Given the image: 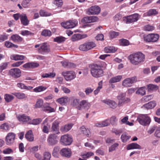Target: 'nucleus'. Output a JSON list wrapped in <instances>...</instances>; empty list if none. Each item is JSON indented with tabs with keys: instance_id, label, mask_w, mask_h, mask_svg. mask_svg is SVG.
I'll return each mask as SVG.
<instances>
[{
	"instance_id": "nucleus-55",
	"label": "nucleus",
	"mask_w": 160,
	"mask_h": 160,
	"mask_svg": "<svg viewBox=\"0 0 160 160\" xmlns=\"http://www.w3.org/2000/svg\"><path fill=\"white\" fill-rule=\"evenodd\" d=\"M120 43L121 45L123 46H128L129 44L128 40L124 39H121L120 40Z\"/></svg>"
},
{
	"instance_id": "nucleus-27",
	"label": "nucleus",
	"mask_w": 160,
	"mask_h": 160,
	"mask_svg": "<svg viewBox=\"0 0 160 160\" xmlns=\"http://www.w3.org/2000/svg\"><path fill=\"white\" fill-rule=\"evenodd\" d=\"M73 125V124L72 123L66 124L61 128L60 131L62 132H67L71 129Z\"/></svg>"
},
{
	"instance_id": "nucleus-5",
	"label": "nucleus",
	"mask_w": 160,
	"mask_h": 160,
	"mask_svg": "<svg viewBox=\"0 0 160 160\" xmlns=\"http://www.w3.org/2000/svg\"><path fill=\"white\" fill-rule=\"evenodd\" d=\"M96 46V44L92 42H86L79 46V49L82 51H87L92 49Z\"/></svg>"
},
{
	"instance_id": "nucleus-34",
	"label": "nucleus",
	"mask_w": 160,
	"mask_h": 160,
	"mask_svg": "<svg viewBox=\"0 0 160 160\" xmlns=\"http://www.w3.org/2000/svg\"><path fill=\"white\" fill-rule=\"evenodd\" d=\"M17 86L21 89H27L29 90L32 89L33 87L31 86H27L23 83H18L17 84Z\"/></svg>"
},
{
	"instance_id": "nucleus-21",
	"label": "nucleus",
	"mask_w": 160,
	"mask_h": 160,
	"mask_svg": "<svg viewBox=\"0 0 160 160\" xmlns=\"http://www.w3.org/2000/svg\"><path fill=\"white\" fill-rule=\"evenodd\" d=\"M80 106L81 107V109L83 108L85 110H88L90 108L91 104L87 100H82L80 102Z\"/></svg>"
},
{
	"instance_id": "nucleus-24",
	"label": "nucleus",
	"mask_w": 160,
	"mask_h": 160,
	"mask_svg": "<svg viewBox=\"0 0 160 160\" xmlns=\"http://www.w3.org/2000/svg\"><path fill=\"white\" fill-rule=\"evenodd\" d=\"M59 123L57 121H55L52 124V130L58 134L60 133L59 131Z\"/></svg>"
},
{
	"instance_id": "nucleus-53",
	"label": "nucleus",
	"mask_w": 160,
	"mask_h": 160,
	"mask_svg": "<svg viewBox=\"0 0 160 160\" xmlns=\"http://www.w3.org/2000/svg\"><path fill=\"white\" fill-rule=\"evenodd\" d=\"M109 34L111 38L113 39L116 38L119 35V33L114 31H111L110 32Z\"/></svg>"
},
{
	"instance_id": "nucleus-9",
	"label": "nucleus",
	"mask_w": 160,
	"mask_h": 160,
	"mask_svg": "<svg viewBox=\"0 0 160 160\" xmlns=\"http://www.w3.org/2000/svg\"><path fill=\"white\" fill-rule=\"evenodd\" d=\"M159 38V35L157 34H150L144 37V40L148 42H156Z\"/></svg>"
},
{
	"instance_id": "nucleus-12",
	"label": "nucleus",
	"mask_w": 160,
	"mask_h": 160,
	"mask_svg": "<svg viewBox=\"0 0 160 160\" xmlns=\"http://www.w3.org/2000/svg\"><path fill=\"white\" fill-rule=\"evenodd\" d=\"M8 74L14 78H18L21 75V71L18 68H14L9 70Z\"/></svg>"
},
{
	"instance_id": "nucleus-63",
	"label": "nucleus",
	"mask_w": 160,
	"mask_h": 160,
	"mask_svg": "<svg viewBox=\"0 0 160 160\" xmlns=\"http://www.w3.org/2000/svg\"><path fill=\"white\" fill-rule=\"evenodd\" d=\"M0 128L6 131L9 129V126L7 123H4L0 126Z\"/></svg>"
},
{
	"instance_id": "nucleus-19",
	"label": "nucleus",
	"mask_w": 160,
	"mask_h": 160,
	"mask_svg": "<svg viewBox=\"0 0 160 160\" xmlns=\"http://www.w3.org/2000/svg\"><path fill=\"white\" fill-rule=\"evenodd\" d=\"M60 153L61 155L63 157L69 158L71 156V151L69 148H65L62 149Z\"/></svg>"
},
{
	"instance_id": "nucleus-13",
	"label": "nucleus",
	"mask_w": 160,
	"mask_h": 160,
	"mask_svg": "<svg viewBox=\"0 0 160 160\" xmlns=\"http://www.w3.org/2000/svg\"><path fill=\"white\" fill-rule=\"evenodd\" d=\"M117 99L118 100V105L119 106L123 103L130 101L129 99L126 97V94L125 93H120L117 96Z\"/></svg>"
},
{
	"instance_id": "nucleus-38",
	"label": "nucleus",
	"mask_w": 160,
	"mask_h": 160,
	"mask_svg": "<svg viewBox=\"0 0 160 160\" xmlns=\"http://www.w3.org/2000/svg\"><path fill=\"white\" fill-rule=\"evenodd\" d=\"M47 88L45 87H44L42 86H40L34 88L33 90L36 92H41L47 89Z\"/></svg>"
},
{
	"instance_id": "nucleus-23",
	"label": "nucleus",
	"mask_w": 160,
	"mask_h": 160,
	"mask_svg": "<svg viewBox=\"0 0 160 160\" xmlns=\"http://www.w3.org/2000/svg\"><path fill=\"white\" fill-rule=\"evenodd\" d=\"M20 21L21 23L24 26H27L29 24V21L26 14L22 13L20 16Z\"/></svg>"
},
{
	"instance_id": "nucleus-2",
	"label": "nucleus",
	"mask_w": 160,
	"mask_h": 160,
	"mask_svg": "<svg viewBox=\"0 0 160 160\" xmlns=\"http://www.w3.org/2000/svg\"><path fill=\"white\" fill-rule=\"evenodd\" d=\"M90 72L92 75L95 78H99L103 75L102 67L99 65L94 64L91 66Z\"/></svg>"
},
{
	"instance_id": "nucleus-22",
	"label": "nucleus",
	"mask_w": 160,
	"mask_h": 160,
	"mask_svg": "<svg viewBox=\"0 0 160 160\" xmlns=\"http://www.w3.org/2000/svg\"><path fill=\"white\" fill-rule=\"evenodd\" d=\"M39 66V64L37 62H28L24 64L22 67L25 68H37Z\"/></svg>"
},
{
	"instance_id": "nucleus-43",
	"label": "nucleus",
	"mask_w": 160,
	"mask_h": 160,
	"mask_svg": "<svg viewBox=\"0 0 160 160\" xmlns=\"http://www.w3.org/2000/svg\"><path fill=\"white\" fill-rule=\"evenodd\" d=\"M82 38L83 37H82L80 34H75L72 35L71 38V39L72 41L74 42Z\"/></svg>"
},
{
	"instance_id": "nucleus-56",
	"label": "nucleus",
	"mask_w": 160,
	"mask_h": 160,
	"mask_svg": "<svg viewBox=\"0 0 160 160\" xmlns=\"http://www.w3.org/2000/svg\"><path fill=\"white\" fill-rule=\"evenodd\" d=\"M51 155L49 152H46L43 154V158L42 160H50Z\"/></svg>"
},
{
	"instance_id": "nucleus-15",
	"label": "nucleus",
	"mask_w": 160,
	"mask_h": 160,
	"mask_svg": "<svg viewBox=\"0 0 160 160\" xmlns=\"http://www.w3.org/2000/svg\"><path fill=\"white\" fill-rule=\"evenodd\" d=\"M15 135L12 132L8 133L6 137V143L8 145L12 144L15 140Z\"/></svg>"
},
{
	"instance_id": "nucleus-64",
	"label": "nucleus",
	"mask_w": 160,
	"mask_h": 160,
	"mask_svg": "<svg viewBox=\"0 0 160 160\" xmlns=\"http://www.w3.org/2000/svg\"><path fill=\"white\" fill-rule=\"evenodd\" d=\"M154 136L157 138H160V126L156 129L154 133Z\"/></svg>"
},
{
	"instance_id": "nucleus-46",
	"label": "nucleus",
	"mask_w": 160,
	"mask_h": 160,
	"mask_svg": "<svg viewBox=\"0 0 160 160\" xmlns=\"http://www.w3.org/2000/svg\"><path fill=\"white\" fill-rule=\"evenodd\" d=\"M9 63L8 62H4L2 63L0 65V73H1L3 70L7 68Z\"/></svg>"
},
{
	"instance_id": "nucleus-59",
	"label": "nucleus",
	"mask_w": 160,
	"mask_h": 160,
	"mask_svg": "<svg viewBox=\"0 0 160 160\" xmlns=\"http://www.w3.org/2000/svg\"><path fill=\"white\" fill-rule=\"evenodd\" d=\"M118 145V143H115L109 148V152H111L114 151L116 149V148L117 147Z\"/></svg>"
},
{
	"instance_id": "nucleus-40",
	"label": "nucleus",
	"mask_w": 160,
	"mask_h": 160,
	"mask_svg": "<svg viewBox=\"0 0 160 160\" xmlns=\"http://www.w3.org/2000/svg\"><path fill=\"white\" fill-rule=\"evenodd\" d=\"M117 50V49L114 47H108L104 48V51L106 53L113 52Z\"/></svg>"
},
{
	"instance_id": "nucleus-7",
	"label": "nucleus",
	"mask_w": 160,
	"mask_h": 160,
	"mask_svg": "<svg viewBox=\"0 0 160 160\" xmlns=\"http://www.w3.org/2000/svg\"><path fill=\"white\" fill-rule=\"evenodd\" d=\"M58 137L55 134H51L48 136L47 141L48 144L53 146L57 144L58 142Z\"/></svg>"
},
{
	"instance_id": "nucleus-54",
	"label": "nucleus",
	"mask_w": 160,
	"mask_h": 160,
	"mask_svg": "<svg viewBox=\"0 0 160 160\" xmlns=\"http://www.w3.org/2000/svg\"><path fill=\"white\" fill-rule=\"evenodd\" d=\"M117 121L118 120L116 117L115 116L112 117L110 119V123L113 125H115L117 124Z\"/></svg>"
},
{
	"instance_id": "nucleus-32",
	"label": "nucleus",
	"mask_w": 160,
	"mask_h": 160,
	"mask_svg": "<svg viewBox=\"0 0 160 160\" xmlns=\"http://www.w3.org/2000/svg\"><path fill=\"white\" fill-rule=\"evenodd\" d=\"M11 38L13 42H21L22 40V38L16 34L12 35Z\"/></svg>"
},
{
	"instance_id": "nucleus-62",
	"label": "nucleus",
	"mask_w": 160,
	"mask_h": 160,
	"mask_svg": "<svg viewBox=\"0 0 160 160\" xmlns=\"http://www.w3.org/2000/svg\"><path fill=\"white\" fill-rule=\"evenodd\" d=\"M31 1V0H24L22 3V6L24 8H27L28 7L29 3Z\"/></svg>"
},
{
	"instance_id": "nucleus-39",
	"label": "nucleus",
	"mask_w": 160,
	"mask_h": 160,
	"mask_svg": "<svg viewBox=\"0 0 160 160\" xmlns=\"http://www.w3.org/2000/svg\"><path fill=\"white\" fill-rule=\"evenodd\" d=\"M146 88L145 87H142L139 88L136 92V93L142 96L144 95L146 93Z\"/></svg>"
},
{
	"instance_id": "nucleus-25",
	"label": "nucleus",
	"mask_w": 160,
	"mask_h": 160,
	"mask_svg": "<svg viewBox=\"0 0 160 160\" xmlns=\"http://www.w3.org/2000/svg\"><path fill=\"white\" fill-rule=\"evenodd\" d=\"M141 149V147L139 145L136 143H132L130 144L127 145V149L128 150Z\"/></svg>"
},
{
	"instance_id": "nucleus-42",
	"label": "nucleus",
	"mask_w": 160,
	"mask_h": 160,
	"mask_svg": "<svg viewBox=\"0 0 160 160\" xmlns=\"http://www.w3.org/2000/svg\"><path fill=\"white\" fill-rule=\"evenodd\" d=\"M80 130L82 133L84 134L87 137L89 136V131L86 129L84 126H82L80 128Z\"/></svg>"
},
{
	"instance_id": "nucleus-47",
	"label": "nucleus",
	"mask_w": 160,
	"mask_h": 160,
	"mask_svg": "<svg viewBox=\"0 0 160 160\" xmlns=\"http://www.w3.org/2000/svg\"><path fill=\"white\" fill-rule=\"evenodd\" d=\"M98 87H97V89L94 91V93L95 95L97 94L100 91V89L102 88V81H101L99 82L98 83Z\"/></svg>"
},
{
	"instance_id": "nucleus-49",
	"label": "nucleus",
	"mask_w": 160,
	"mask_h": 160,
	"mask_svg": "<svg viewBox=\"0 0 160 160\" xmlns=\"http://www.w3.org/2000/svg\"><path fill=\"white\" fill-rule=\"evenodd\" d=\"M148 16L155 15L158 14V12L154 9H150L147 12Z\"/></svg>"
},
{
	"instance_id": "nucleus-44",
	"label": "nucleus",
	"mask_w": 160,
	"mask_h": 160,
	"mask_svg": "<svg viewBox=\"0 0 160 160\" xmlns=\"http://www.w3.org/2000/svg\"><path fill=\"white\" fill-rule=\"evenodd\" d=\"M128 116H127L124 117L121 120V122L122 123H125V124L128 125L130 126H132L133 125V124L132 122H129L128 121Z\"/></svg>"
},
{
	"instance_id": "nucleus-50",
	"label": "nucleus",
	"mask_w": 160,
	"mask_h": 160,
	"mask_svg": "<svg viewBox=\"0 0 160 160\" xmlns=\"http://www.w3.org/2000/svg\"><path fill=\"white\" fill-rule=\"evenodd\" d=\"M42 121L41 119L40 118H37L33 119L32 121H31L30 120L29 124H32L34 125H37L39 124Z\"/></svg>"
},
{
	"instance_id": "nucleus-28",
	"label": "nucleus",
	"mask_w": 160,
	"mask_h": 160,
	"mask_svg": "<svg viewBox=\"0 0 160 160\" xmlns=\"http://www.w3.org/2000/svg\"><path fill=\"white\" fill-rule=\"evenodd\" d=\"M122 78V75H118L111 78L109 81L110 83H113L119 82Z\"/></svg>"
},
{
	"instance_id": "nucleus-20",
	"label": "nucleus",
	"mask_w": 160,
	"mask_h": 160,
	"mask_svg": "<svg viewBox=\"0 0 160 160\" xmlns=\"http://www.w3.org/2000/svg\"><path fill=\"white\" fill-rule=\"evenodd\" d=\"M100 12V8L98 6H92L88 9V12L91 14H98Z\"/></svg>"
},
{
	"instance_id": "nucleus-26",
	"label": "nucleus",
	"mask_w": 160,
	"mask_h": 160,
	"mask_svg": "<svg viewBox=\"0 0 160 160\" xmlns=\"http://www.w3.org/2000/svg\"><path fill=\"white\" fill-rule=\"evenodd\" d=\"M156 104L155 101H152L143 105L142 107L147 109H151L154 108L156 105Z\"/></svg>"
},
{
	"instance_id": "nucleus-60",
	"label": "nucleus",
	"mask_w": 160,
	"mask_h": 160,
	"mask_svg": "<svg viewBox=\"0 0 160 160\" xmlns=\"http://www.w3.org/2000/svg\"><path fill=\"white\" fill-rule=\"evenodd\" d=\"M43 104V101L42 99H38L36 102L35 107L36 108L41 107Z\"/></svg>"
},
{
	"instance_id": "nucleus-3",
	"label": "nucleus",
	"mask_w": 160,
	"mask_h": 160,
	"mask_svg": "<svg viewBox=\"0 0 160 160\" xmlns=\"http://www.w3.org/2000/svg\"><path fill=\"white\" fill-rule=\"evenodd\" d=\"M137 121L141 125L143 126H148L150 124L151 120L148 114H141L138 116Z\"/></svg>"
},
{
	"instance_id": "nucleus-35",
	"label": "nucleus",
	"mask_w": 160,
	"mask_h": 160,
	"mask_svg": "<svg viewBox=\"0 0 160 160\" xmlns=\"http://www.w3.org/2000/svg\"><path fill=\"white\" fill-rule=\"evenodd\" d=\"M147 88L149 92L155 91L158 89V86L155 85L149 84L147 85Z\"/></svg>"
},
{
	"instance_id": "nucleus-57",
	"label": "nucleus",
	"mask_w": 160,
	"mask_h": 160,
	"mask_svg": "<svg viewBox=\"0 0 160 160\" xmlns=\"http://www.w3.org/2000/svg\"><path fill=\"white\" fill-rule=\"evenodd\" d=\"M91 17H86L83 18L81 22L83 23H91Z\"/></svg>"
},
{
	"instance_id": "nucleus-29",
	"label": "nucleus",
	"mask_w": 160,
	"mask_h": 160,
	"mask_svg": "<svg viewBox=\"0 0 160 160\" xmlns=\"http://www.w3.org/2000/svg\"><path fill=\"white\" fill-rule=\"evenodd\" d=\"M27 139L29 142H32L34 140L32 130L28 131L25 135Z\"/></svg>"
},
{
	"instance_id": "nucleus-11",
	"label": "nucleus",
	"mask_w": 160,
	"mask_h": 160,
	"mask_svg": "<svg viewBox=\"0 0 160 160\" xmlns=\"http://www.w3.org/2000/svg\"><path fill=\"white\" fill-rule=\"evenodd\" d=\"M50 51V48L46 43L40 44V46L38 49V52L41 54H44L48 53Z\"/></svg>"
},
{
	"instance_id": "nucleus-1",
	"label": "nucleus",
	"mask_w": 160,
	"mask_h": 160,
	"mask_svg": "<svg viewBox=\"0 0 160 160\" xmlns=\"http://www.w3.org/2000/svg\"><path fill=\"white\" fill-rule=\"evenodd\" d=\"M128 58L131 63L137 65L144 61L145 56L141 52H138L130 55Z\"/></svg>"
},
{
	"instance_id": "nucleus-51",
	"label": "nucleus",
	"mask_w": 160,
	"mask_h": 160,
	"mask_svg": "<svg viewBox=\"0 0 160 160\" xmlns=\"http://www.w3.org/2000/svg\"><path fill=\"white\" fill-rule=\"evenodd\" d=\"M59 148L58 147H54L53 152L52 155L55 157L58 158V152Z\"/></svg>"
},
{
	"instance_id": "nucleus-17",
	"label": "nucleus",
	"mask_w": 160,
	"mask_h": 160,
	"mask_svg": "<svg viewBox=\"0 0 160 160\" xmlns=\"http://www.w3.org/2000/svg\"><path fill=\"white\" fill-rule=\"evenodd\" d=\"M17 118L21 122L23 123H27L29 124L31 119L30 118L25 115H19L17 116Z\"/></svg>"
},
{
	"instance_id": "nucleus-4",
	"label": "nucleus",
	"mask_w": 160,
	"mask_h": 160,
	"mask_svg": "<svg viewBox=\"0 0 160 160\" xmlns=\"http://www.w3.org/2000/svg\"><path fill=\"white\" fill-rule=\"evenodd\" d=\"M137 81V78L136 76L127 78L122 81V85L124 87H131L133 83Z\"/></svg>"
},
{
	"instance_id": "nucleus-30",
	"label": "nucleus",
	"mask_w": 160,
	"mask_h": 160,
	"mask_svg": "<svg viewBox=\"0 0 160 160\" xmlns=\"http://www.w3.org/2000/svg\"><path fill=\"white\" fill-rule=\"evenodd\" d=\"M11 59L15 61L23 60L25 58V56L23 55L13 54L11 56Z\"/></svg>"
},
{
	"instance_id": "nucleus-52",
	"label": "nucleus",
	"mask_w": 160,
	"mask_h": 160,
	"mask_svg": "<svg viewBox=\"0 0 160 160\" xmlns=\"http://www.w3.org/2000/svg\"><path fill=\"white\" fill-rule=\"evenodd\" d=\"M41 35L45 37H49L51 35V32L49 30L44 29L42 32Z\"/></svg>"
},
{
	"instance_id": "nucleus-48",
	"label": "nucleus",
	"mask_w": 160,
	"mask_h": 160,
	"mask_svg": "<svg viewBox=\"0 0 160 160\" xmlns=\"http://www.w3.org/2000/svg\"><path fill=\"white\" fill-rule=\"evenodd\" d=\"M65 40L66 38L62 36H59L55 38L54 39V41L58 43H60L64 41Z\"/></svg>"
},
{
	"instance_id": "nucleus-45",
	"label": "nucleus",
	"mask_w": 160,
	"mask_h": 160,
	"mask_svg": "<svg viewBox=\"0 0 160 160\" xmlns=\"http://www.w3.org/2000/svg\"><path fill=\"white\" fill-rule=\"evenodd\" d=\"M14 98V97L11 95L5 94L4 95V99L7 102H11Z\"/></svg>"
},
{
	"instance_id": "nucleus-6",
	"label": "nucleus",
	"mask_w": 160,
	"mask_h": 160,
	"mask_svg": "<svg viewBox=\"0 0 160 160\" xmlns=\"http://www.w3.org/2000/svg\"><path fill=\"white\" fill-rule=\"evenodd\" d=\"M78 22L76 20H70L66 22L61 23V26L66 29L73 28L78 24Z\"/></svg>"
},
{
	"instance_id": "nucleus-33",
	"label": "nucleus",
	"mask_w": 160,
	"mask_h": 160,
	"mask_svg": "<svg viewBox=\"0 0 160 160\" xmlns=\"http://www.w3.org/2000/svg\"><path fill=\"white\" fill-rule=\"evenodd\" d=\"M62 66L64 68H74L75 65L73 63L64 61L61 62Z\"/></svg>"
},
{
	"instance_id": "nucleus-36",
	"label": "nucleus",
	"mask_w": 160,
	"mask_h": 160,
	"mask_svg": "<svg viewBox=\"0 0 160 160\" xmlns=\"http://www.w3.org/2000/svg\"><path fill=\"white\" fill-rule=\"evenodd\" d=\"M56 76L55 72H49L48 73H43L42 77L43 78H53Z\"/></svg>"
},
{
	"instance_id": "nucleus-61",
	"label": "nucleus",
	"mask_w": 160,
	"mask_h": 160,
	"mask_svg": "<svg viewBox=\"0 0 160 160\" xmlns=\"http://www.w3.org/2000/svg\"><path fill=\"white\" fill-rule=\"evenodd\" d=\"M5 45L8 48H10L12 47H13L15 48H18L17 45L14 44L12 43H11L8 41H6L5 42Z\"/></svg>"
},
{
	"instance_id": "nucleus-8",
	"label": "nucleus",
	"mask_w": 160,
	"mask_h": 160,
	"mask_svg": "<svg viewBox=\"0 0 160 160\" xmlns=\"http://www.w3.org/2000/svg\"><path fill=\"white\" fill-rule=\"evenodd\" d=\"M62 75L67 81L73 79L76 77L75 72L72 71L62 72Z\"/></svg>"
},
{
	"instance_id": "nucleus-10",
	"label": "nucleus",
	"mask_w": 160,
	"mask_h": 160,
	"mask_svg": "<svg viewBox=\"0 0 160 160\" xmlns=\"http://www.w3.org/2000/svg\"><path fill=\"white\" fill-rule=\"evenodd\" d=\"M60 141L65 145H70L72 141L71 137L68 134H65L61 137Z\"/></svg>"
},
{
	"instance_id": "nucleus-14",
	"label": "nucleus",
	"mask_w": 160,
	"mask_h": 160,
	"mask_svg": "<svg viewBox=\"0 0 160 160\" xmlns=\"http://www.w3.org/2000/svg\"><path fill=\"white\" fill-rule=\"evenodd\" d=\"M140 15L138 13H134L133 14L128 16L127 17V23H129L137 21L139 18Z\"/></svg>"
},
{
	"instance_id": "nucleus-31",
	"label": "nucleus",
	"mask_w": 160,
	"mask_h": 160,
	"mask_svg": "<svg viewBox=\"0 0 160 160\" xmlns=\"http://www.w3.org/2000/svg\"><path fill=\"white\" fill-rule=\"evenodd\" d=\"M68 98L66 96L59 98L57 100V102L62 105H64L68 101Z\"/></svg>"
},
{
	"instance_id": "nucleus-41",
	"label": "nucleus",
	"mask_w": 160,
	"mask_h": 160,
	"mask_svg": "<svg viewBox=\"0 0 160 160\" xmlns=\"http://www.w3.org/2000/svg\"><path fill=\"white\" fill-rule=\"evenodd\" d=\"M130 137V136L127 135L126 133H124L122 135L121 138L122 141L125 142H127Z\"/></svg>"
},
{
	"instance_id": "nucleus-58",
	"label": "nucleus",
	"mask_w": 160,
	"mask_h": 160,
	"mask_svg": "<svg viewBox=\"0 0 160 160\" xmlns=\"http://www.w3.org/2000/svg\"><path fill=\"white\" fill-rule=\"evenodd\" d=\"M50 128V125L48 123H47L46 124H44L43 126L42 131L44 132L47 133L49 132V130Z\"/></svg>"
},
{
	"instance_id": "nucleus-37",
	"label": "nucleus",
	"mask_w": 160,
	"mask_h": 160,
	"mask_svg": "<svg viewBox=\"0 0 160 160\" xmlns=\"http://www.w3.org/2000/svg\"><path fill=\"white\" fill-rule=\"evenodd\" d=\"M13 94L19 99H24L26 97L25 94L22 92H16L13 93Z\"/></svg>"
},
{
	"instance_id": "nucleus-16",
	"label": "nucleus",
	"mask_w": 160,
	"mask_h": 160,
	"mask_svg": "<svg viewBox=\"0 0 160 160\" xmlns=\"http://www.w3.org/2000/svg\"><path fill=\"white\" fill-rule=\"evenodd\" d=\"M101 102L113 109L116 108L117 107V103L114 101L109 99H105L102 100Z\"/></svg>"
},
{
	"instance_id": "nucleus-18",
	"label": "nucleus",
	"mask_w": 160,
	"mask_h": 160,
	"mask_svg": "<svg viewBox=\"0 0 160 160\" xmlns=\"http://www.w3.org/2000/svg\"><path fill=\"white\" fill-rule=\"evenodd\" d=\"M71 98L72 100L71 103V105L75 107L78 110H81L79 99L76 98L74 97H72Z\"/></svg>"
}]
</instances>
